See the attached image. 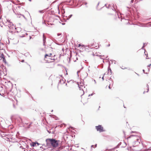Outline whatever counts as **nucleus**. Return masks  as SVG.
<instances>
[{"label":"nucleus","instance_id":"nucleus-53","mask_svg":"<svg viewBox=\"0 0 151 151\" xmlns=\"http://www.w3.org/2000/svg\"><path fill=\"white\" fill-rule=\"evenodd\" d=\"M81 46L82 47H83L84 46V45H81Z\"/></svg>","mask_w":151,"mask_h":151},{"label":"nucleus","instance_id":"nucleus-30","mask_svg":"<svg viewBox=\"0 0 151 151\" xmlns=\"http://www.w3.org/2000/svg\"><path fill=\"white\" fill-rule=\"evenodd\" d=\"M147 68H148V71H149V70L150 69V67H148V65L147 66Z\"/></svg>","mask_w":151,"mask_h":151},{"label":"nucleus","instance_id":"nucleus-59","mask_svg":"<svg viewBox=\"0 0 151 151\" xmlns=\"http://www.w3.org/2000/svg\"><path fill=\"white\" fill-rule=\"evenodd\" d=\"M144 53H145V55H146V54H145V52H144Z\"/></svg>","mask_w":151,"mask_h":151},{"label":"nucleus","instance_id":"nucleus-34","mask_svg":"<svg viewBox=\"0 0 151 151\" xmlns=\"http://www.w3.org/2000/svg\"><path fill=\"white\" fill-rule=\"evenodd\" d=\"M21 61L22 62H24V60H22Z\"/></svg>","mask_w":151,"mask_h":151},{"label":"nucleus","instance_id":"nucleus-57","mask_svg":"<svg viewBox=\"0 0 151 151\" xmlns=\"http://www.w3.org/2000/svg\"><path fill=\"white\" fill-rule=\"evenodd\" d=\"M31 36H30V39L31 38Z\"/></svg>","mask_w":151,"mask_h":151},{"label":"nucleus","instance_id":"nucleus-55","mask_svg":"<svg viewBox=\"0 0 151 151\" xmlns=\"http://www.w3.org/2000/svg\"><path fill=\"white\" fill-rule=\"evenodd\" d=\"M99 2L98 3V4L97 6L99 5Z\"/></svg>","mask_w":151,"mask_h":151},{"label":"nucleus","instance_id":"nucleus-9","mask_svg":"<svg viewBox=\"0 0 151 151\" xmlns=\"http://www.w3.org/2000/svg\"><path fill=\"white\" fill-rule=\"evenodd\" d=\"M15 29L16 30L17 32V33H19V32H20L21 31V28L20 27H15Z\"/></svg>","mask_w":151,"mask_h":151},{"label":"nucleus","instance_id":"nucleus-19","mask_svg":"<svg viewBox=\"0 0 151 151\" xmlns=\"http://www.w3.org/2000/svg\"><path fill=\"white\" fill-rule=\"evenodd\" d=\"M39 12L40 13H44V11H43V10H39Z\"/></svg>","mask_w":151,"mask_h":151},{"label":"nucleus","instance_id":"nucleus-10","mask_svg":"<svg viewBox=\"0 0 151 151\" xmlns=\"http://www.w3.org/2000/svg\"><path fill=\"white\" fill-rule=\"evenodd\" d=\"M52 55V53H50L49 54H46L45 56V58H47V57H48V58L51 57V55Z\"/></svg>","mask_w":151,"mask_h":151},{"label":"nucleus","instance_id":"nucleus-27","mask_svg":"<svg viewBox=\"0 0 151 151\" xmlns=\"http://www.w3.org/2000/svg\"><path fill=\"white\" fill-rule=\"evenodd\" d=\"M105 75V73H104V74L103 76V77H102V80H104V75Z\"/></svg>","mask_w":151,"mask_h":151},{"label":"nucleus","instance_id":"nucleus-20","mask_svg":"<svg viewBox=\"0 0 151 151\" xmlns=\"http://www.w3.org/2000/svg\"><path fill=\"white\" fill-rule=\"evenodd\" d=\"M98 56H99V57L100 58H101V59H103V58H101V57H103L104 56V55H98Z\"/></svg>","mask_w":151,"mask_h":151},{"label":"nucleus","instance_id":"nucleus-32","mask_svg":"<svg viewBox=\"0 0 151 151\" xmlns=\"http://www.w3.org/2000/svg\"><path fill=\"white\" fill-rule=\"evenodd\" d=\"M81 46V44H79L78 45V47H80Z\"/></svg>","mask_w":151,"mask_h":151},{"label":"nucleus","instance_id":"nucleus-49","mask_svg":"<svg viewBox=\"0 0 151 151\" xmlns=\"http://www.w3.org/2000/svg\"><path fill=\"white\" fill-rule=\"evenodd\" d=\"M61 81V80H59V83H60V82Z\"/></svg>","mask_w":151,"mask_h":151},{"label":"nucleus","instance_id":"nucleus-6","mask_svg":"<svg viewBox=\"0 0 151 151\" xmlns=\"http://www.w3.org/2000/svg\"><path fill=\"white\" fill-rule=\"evenodd\" d=\"M46 37L45 36L44 34H43V45L44 46H45L46 45L45 43L46 42Z\"/></svg>","mask_w":151,"mask_h":151},{"label":"nucleus","instance_id":"nucleus-64","mask_svg":"<svg viewBox=\"0 0 151 151\" xmlns=\"http://www.w3.org/2000/svg\"><path fill=\"white\" fill-rule=\"evenodd\" d=\"M127 8H129V7H127Z\"/></svg>","mask_w":151,"mask_h":151},{"label":"nucleus","instance_id":"nucleus-35","mask_svg":"<svg viewBox=\"0 0 151 151\" xmlns=\"http://www.w3.org/2000/svg\"><path fill=\"white\" fill-rule=\"evenodd\" d=\"M134 136V135H131L130 136V137H129L128 138H129L130 137H132V136Z\"/></svg>","mask_w":151,"mask_h":151},{"label":"nucleus","instance_id":"nucleus-15","mask_svg":"<svg viewBox=\"0 0 151 151\" xmlns=\"http://www.w3.org/2000/svg\"><path fill=\"white\" fill-rule=\"evenodd\" d=\"M4 57H5L4 56V55L3 53H2L0 55V58H4Z\"/></svg>","mask_w":151,"mask_h":151},{"label":"nucleus","instance_id":"nucleus-63","mask_svg":"<svg viewBox=\"0 0 151 151\" xmlns=\"http://www.w3.org/2000/svg\"><path fill=\"white\" fill-rule=\"evenodd\" d=\"M145 91H144V92L143 93H145Z\"/></svg>","mask_w":151,"mask_h":151},{"label":"nucleus","instance_id":"nucleus-40","mask_svg":"<svg viewBox=\"0 0 151 151\" xmlns=\"http://www.w3.org/2000/svg\"><path fill=\"white\" fill-rule=\"evenodd\" d=\"M117 16H118V18H120V17H119V14H118V13L117 14Z\"/></svg>","mask_w":151,"mask_h":151},{"label":"nucleus","instance_id":"nucleus-31","mask_svg":"<svg viewBox=\"0 0 151 151\" xmlns=\"http://www.w3.org/2000/svg\"><path fill=\"white\" fill-rule=\"evenodd\" d=\"M121 68L122 69H127V68H122L121 67Z\"/></svg>","mask_w":151,"mask_h":151},{"label":"nucleus","instance_id":"nucleus-21","mask_svg":"<svg viewBox=\"0 0 151 151\" xmlns=\"http://www.w3.org/2000/svg\"><path fill=\"white\" fill-rule=\"evenodd\" d=\"M18 14L19 15H21V16H22V17H23L24 18L26 19L25 17V16H24L23 15H22V14Z\"/></svg>","mask_w":151,"mask_h":151},{"label":"nucleus","instance_id":"nucleus-26","mask_svg":"<svg viewBox=\"0 0 151 151\" xmlns=\"http://www.w3.org/2000/svg\"><path fill=\"white\" fill-rule=\"evenodd\" d=\"M83 4L85 5H86L87 4V3L86 2H84L83 3Z\"/></svg>","mask_w":151,"mask_h":151},{"label":"nucleus","instance_id":"nucleus-62","mask_svg":"<svg viewBox=\"0 0 151 151\" xmlns=\"http://www.w3.org/2000/svg\"><path fill=\"white\" fill-rule=\"evenodd\" d=\"M55 149H54V151H55Z\"/></svg>","mask_w":151,"mask_h":151},{"label":"nucleus","instance_id":"nucleus-24","mask_svg":"<svg viewBox=\"0 0 151 151\" xmlns=\"http://www.w3.org/2000/svg\"><path fill=\"white\" fill-rule=\"evenodd\" d=\"M93 93L92 94H90L88 96H92L93 95Z\"/></svg>","mask_w":151,"mask_h":151},{"label":"nucleus","instance_id":"nucleus-33","mask_svg":"<svg viewBox=\"0 0 151 151\" xmlns=\"http://www.w3.org/2000/svg\"><path fill=\"white\" fill-rule=\"evenodd\" d=\"M110 65H111L110 63V62H109V66L108 67H110Z\"/></svg>","mask_w":151,"mask_h":151},{"label":"nucleus","instance_id":"nucleus-47","mask_svg":"<svg viewBox=\"0 0 151 151\" xmlns=\"http://www.w3.org/2000/svg\"><path fill=\"white\" fill-rule=\"evenodd\" d=\"M95 147H96L97 146V144H96V145H95Z\"/></svg>","mask_w":151,"mask_h":151},{"label":"nucleus","instance_id":"nucleus-4","mask_svg":"<svg viewBox=\"0 0 151 151\" xmlns=\"http://www.w3.org/2000/svg\"><path fill=\"white\" fill-rule=\"evenodd\" d=\"M23 119L24 122H22V124L23 125V126L26 128H29L30 127V125L32 123L30 122L29 123L27 120L25 119Z\"/></svg>","mask_w":151,"mask_h":151},{"label":"nucleus","instance_id":"nucleus-8","mask_svg":"<svg viewBox=\"0 0 151 151\" xmlns=\"http://www.w3.org/2000/svg\"><path fill=\"white\" fill-rule=\"evenodd\" d=\"M38 146L39 145H40V144L38 143L37 142H32V144H31L32 147H35L36 146V144Z\"/></svg>","mask_w":151,"mask_h":151},{"label":"nucleus","instance_id":"nucleus-45","mask_svg":"<svg viewBox=\"0 0 151 151\" xmlns=\"http://www.w3.org/2000/svg\"><path fill=\"white\" fill-rule=\"evenodd\" d=\"M109 89H111V87H110V85L109 86Z\"/></svg>","mask_w":151,"mask_h":151},{"label":"nucleus","instance_id":"nucleus-18","mask_svg":"<svg viewBox=\"0 0 151 151\" xmlns=\"http://www.w3.org/2000/svg\"><path fill=\"white\" fill-rule=\"evenodd\" d=\"M3 61L5 63H6V60L5 58H3Z\"/></svg>","mask_w":151,"mask_h":151},{"label":"nucleus","instance_id":"nucleus-61","mask_svg":"<svg viewBox=\"0 0 151 151\" xmlns=\"http://www.w3.org/2000/svg\"><path fill=\"white\" fill-rule=\"evenodd\" d=\"M67 74H67V73H66V75H67Z\"/></svg>","mask_w":151,"mask_h":151},{"label":"nucleus","instance_id":"nucleus-13","mask_svg":"<svg viewBox=\"0 0 151 151\" xmlns=\"http://www.w3.org/2000/svg\"><path fill=\"white\" fill-rule=\"evenodd\" d=\"M55 56V55H54L52 57L51 56V57L48 58H48L49 59H50L51 60H55V59L54 58H53V57H54Z\"/></svg>","mask_w":151,"mask_h":151},{"label":"nucleus","instance_id":"nucleus-28","mask_svg":"<svg viewBox=\"0 0 151 151\" xmlns=\"http://www.w3.org/2000/svg\"><path fill=\"white\" fill-rule=\"evenodd\" d=\"M134 0H131V1L130 3H132L133 2Z\"/></svg>","mask_w":151,"mask_h":151},{"label":"nucleus","instance_id":"nucleus-50","mask_svg":"<svg viewBox=\"0 0 151 151\" xmlns=\"http://www.w3.org/2000/svg\"><path fill=\"white\" fill-rule=\"evenodd\" d=\"M94 81L95 82V83H96V81H95V80H94Z\"/></svg>","mask_w":151,"mask_h":151},{"label":"nucleus","instance_id":"nucleus-25","mask_svg":"<svg viewBox=\"0 0 151 151\" xmlns=\"http://www.w3.org/2000/svg\"><path fill=\"white\" fill-rule=\"evenodd\" d=\"M61 35V33H58L57 34V35L58 36H59L60 35Z\"/></svg>","mask_w":151,"mask_h":151},{"label":"nucleus","instance_id":"nucleus-16","mask_svg":"<svg viewBox=\"0 0 151 151\" xmlns=\"http://www.w3.org/2000/svg\"><path fill=\"white\" fill-rule=\"evenodd\" d=\"M120 144H119L117 145L116 147H115L114 148V149H116L117 148H118L119 147V146H120Z\"/></svg>","mask_w":151,"mask_h":151},{"label":"nucleus","instance_id":"nucleus-41","mask_svg":"<svg viewBox=\"0 0 151 151\" xmlns=\"http://www.w3.org/2000/svg\"><path fill=\"white\" fill-rule=\"evenodd\" d=\"M150 66H151V63L148 65V67H150Z\"/></svg>","mask_w":151,"mask_h":151},{"label":"nucleus","instance_id":"nucleus-38","mask_svg":"<svg viewBox=\"0 0 151 151\" xmlns=\"http://www.w3.org/2000/svg\"><path fill=\"white\" fill-rule=\"evenodd\" d=\"M20 148H22V149H24V148H23V147H22V146H20Z\"/></svg>","mask_w":151,"mask_h":151},{"label":"nucleus","instance_id":"nucleus-48","mask_svg":"<svg viewBox=\"0 0 151 151\" xmlns=\"http://www.w3.org/2000/svg\"><path fill=\"white\" fill-rule=\"evenodd\" d=\"M143 72L144 73H145V70H143Z\"/></svg>","mask_w":151,"mask_h":151},{"label":"nucleus","instance_id":"nucleus-2","mask_svg":"<svg viewBox=\"0 0 151 151\" xmlns=\"http://www.w3.org/2000/svg\"><path fill=\"white\" fill-rule=\"evenodd\" d=\"M107 4H105V6H106V7L108 9L111 8L113 11H114L115 13L117 12V11L116 10V5L115 6L113 4H111L109 5L108 6H106Z\"/></svg>","mask_w":151,"mask_h":151},{"label":"nucleus","instance_id":"nucleus-37","mask_svg":"<svg viewBox=\"0 0 151 151\" xmlns=\"http://www.w3.org/2000/svg\"><path fill=\"white\" fill-rule=\"evenodd\" d=\"M114 64H116V62L115 60H114Z\"/></svg>","mask_w":151,"mask_h":151},{"label":"nucleus","instance_id":"nucleus-58","mask_svg":"<svg viewBox=\"0 0 151 151\" xmlns=\"http://www.w3.org/2000/svg\"><path fill=\"white\" fill-rule=\"evenodd\" d=\"M136 73V74H137V75H139V74H137V73Z\"/></svg>","mask_w":151,"mask_h":151},{"label":"nucleus","instance_id":"nucleus-12","mask_svg":"<svg viewBox=\"0 0 151 151\" xmlns=\"http://www.w3.org/2000/svg\"><path fill=\"white\" fill-rule=\"evenodd\" d=\"M14 25L11 22L9 21L8 22V27H10V26H11Z\"/></svg>","mask_w":151,"mask_h":151},{"label":"nucleus","instance_id":"nucleus-5","mask_svg":"<svg viewBox=\"0 0 151 151\" xmlns=\"http://www.w3.org/2000/svg\"><path fill=\"white\" fill-rule=\"evenodd\" d=\"M95 127L97 131H99L100 132L105 131L103 127L101 125H99L98 126H96Z\"/></svg>","mask_w":151,"mask_h":151},{"label":"nucleus","instance_id":"nucleus-23","mask_svg":"<svg viewBox=\"0 0 151 151\" xmlns=\"http://www.w3.org/2000/svg\"><path fill=\"white\" fill-rule=\"evenodd\" d=\"M147 92L148 91H149V86H148V84L147 85Z\"/></svg>","mask_w":151,"mask_h":151},{"label":"nucleus","instance_id":"nucleus-36","mask_svg":"<svg viewBox=\"0 0 151 151\" xmlns=\"http://www.w3.org/2000/svg\"><path fill=\"white\" fill-rule=\"evenodd\" d=\"M145 43H144V45H143V46L142 47V49L144 47V45H145Z\"/></svg>","mask_w":151,"mask_h":151},{"label":"nucleus","instance_id":"nucleus-52","mask_svg":"<svg viewBox=\"0 0 151 151\" xmlns=\"http://www.w3.org/2000/svg\"><path fill=\"white\" fill-rule=\"evenodd\" d=\"M86 76H88V74L87 73H86Z\"/></svg>","mask_w":151,"mask_h":151},{"label":"nucleus","instance_id":"nucleus-44","mask_svg":"<svg viewBox=\"0 0 151 151\" xmlns=\"http://www.w3.org/2000/svg\"><path fill=\"white\" fill-rule=\"evenodd\" d=\"M91 147H94V145H92L91 146Z\"/></svg>","mask_w":151,"mask_h":151},{"label":"nucleus","instance_id":"nucleus-46","mask_svg":"<svg viewBox=\"0 0 151 151\" xmlns=\"http://www.w3.org/2000/svg\"><path fill=\"white\" fill-rule=\"evenodd\" d=\"M70 128H71L73 130V128L72 127H70Z\"/></svg>","mask_w":151,"mask_h":151},{"label":"nucleus","instance_id":"nucleus-54","mask_svg":"<svg viewBox=\"0 0 151 151\" xmlns=\"http://www.w3.org/2000/svg\"><path fill=\"white\" fill-rule=\"evenodd\" d=\"M110 45L109 44L108 45V46H110Z\"/></svg>","mask_w":151,"mask_h":151},{"label":"nucleus","instance_id":"nucleus-7","mask_svg":"<svg viewBox=\"0 0 151 151\" xmlns=\"http://www.w3.org/2000/svg\"><path fill=\"white\" fill-rule=\"evenodd\" d=\"M17 121L19 123L22 124V122H24V119L20 117H19L17 118Z\"/></svg>","mask_w":151,"mask_h":151},{"label":"nucleus","instance_id":"nucleus-43","mask_svg":"<svg viewBox=\"0 0 151 151\" xmlns=\"http://www.w3.org/2000/svg\"><path fill=\"white\" fill-rule=\"evenodd\" d=\"M80 72V71H78L77 72V73L78 74V73Z\"/></svg>","mask_w":151,"mask_h":151},{"label":"nucleus","instance_id":"nucleus-17","mask_svg":"<svg viewBox=\"0 0 151 151\" xmlns=\"http://www.w3.org/2000/svg\"><path fill=\"white\" fill-rule=\"evenodd\" d=\"M72 14H70V15H69V16L68 17L67 19H69L70 18L72 17Z\"/></svg>","mask_w":151,"mask_h":151},{"label":"nucleus","instance_id":"nucleus-29","mask_svg":"<svg viewBox=\"0 0 151 151\" xmlns=\"http://www.w3.org/2000/svg\"><path fill=\"white\" fill-rule=\"evenodd\" d=\"M20 37H24V35H23L22 36H19Z\"/></svg>","mask_w":151,"mask_h":151},{"label":"nucleus","instance_id":"nucleus-11","mask_svg":"<svg viewBox=\"0 0 151 151\" xmlns=\"http://www.w3.org/2000/svg\"><path fill=\"white\" fill-rule=\"evenodd\" d=\"M78 87H79V88L80 89V90H83V94H84V91H83V89H82V87H83L84 86H82V85H80V86H79V84H78Z\"/></svg>","mask_w":151,"mask_h":151},{"label":"nucleus","instance_id":"nucleus-56","mask_svg":"<svg viewBox=\"0 0 151 151\" xmlns=\"http://www.w3.org/2000/svg\"><path fill=\"white\" fill-rule=\"evenodd\" d=\"M29 1H31L32 0H28Z\"/></svg>","mask_w":151,"mask_h":151},{"label":"nucleus","instance_id":"nucleus-60","mask_svg":"<svg viewBox=\"0 0 151 151\" xmlns=\"http://www.w3.org/2000/svg\"><path fill=\"white\" fill-rule=\"evenodd\" d=\"M65 85H66V86H67V83H66Z\"/></svg>","mask_w":151,"mask_h":151},{"label":"nucleus","instance_id":"nucleus-3","mask_svg":"<svg viewBox=\"0 0 151 151\" xmlns=\"http://www.w3.org/2000/svg\"><path fill=\"white\" fill-rule=\"evenodd\" d=\"M9 27V30L8 31L7 34L9 36H11L13 34V32H14V30H15V27L14 25H13L11 26H10V27Z\"/></svg>","mask_w":151,"mask_h":151},{"label":"nucleus","instance_id":"nucleus-51","mask_svg":"<svg viewBox=\"0 0 151 151\" xmlns=\"http://www.w3.org/2000/svg\"><path fill=\"white\" fill-rule=\"evenodd\" d=\"M149 150H151V147H150L149 148Z\"/></svg>","mask_w":151,"mask_h":151},{"label":"nucleus","instance_id":"nucleus-1","mask_svg":"<svg viewBox=\"0 0 151 151\" xmlns=\"http://www.w3.org/2000/svg\"><path fill=\"white\" fill-rule=\"evenodd\" d=\"M46 146L48 148L52 146L56 147L58 146V142L57 140L54 139H47L46 140Z\"/></svg>","mask_w":151,"mask_h":151},{"label":"nucleus","instance_id":"nucleus-42","mask_svg":"<svg viewBox=\"0 0 151 151\" xmlns=\"http://www.w3.org/2000/svg\"><path fill=\"white\" fill-rule=\"evenodd\" d=\"M72 1L73 2V3H74V0H72V1Z\"/></svg>","mask_w":151,"mask_h":151},{"label":"nucleus","instance_id":"nucleus-14","mask_svg":"<svg viewBox=\"0 0 151 151\" xmlns=\"http://www.w3.org/2000/svg\"><path fill=\"white\" fill-rule=\"evenodd\" d=\"M108 74H109V71H110V72H111V68H110V67H108Z\"/></svg>","mask_w":151,"mask_h":151},{"label":"nucleus","instance_id":"nucleus-22","mask_svg":"<svg viewBox=\"0 0 151 151\" xmlns=\"http://www.w3.org/2000/svg\"><path fill=\"white\" fill-rule=\"evenodd\" d=\"M61 149L60 147H59V148H58L57 150H55V151H59Z\"/></svg>","mask_w":151,"mask_h":151},{"label":"nucleus","instance_id":"nucleus-39","mask_svg":"<svg viewBox=\"0 0 151 151\" xmlns=\"http://www.w3.org/2000/svg\"><path fill=\"white\" fill-rule=\"evenodd\" d=\"M137 141L139 143H140V142L139 141H138L139 140V139H137Z\"/></svg>","mask_w":151,"mask_h":151}]
</instances>
